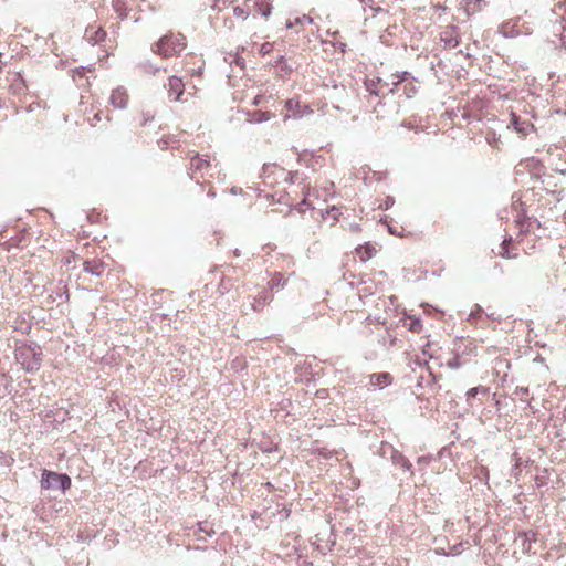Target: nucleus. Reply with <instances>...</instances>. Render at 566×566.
<instances>
[{
	"label": "nucleus",
	"mask_w": 566,
	"mask_h": 566,
	"mask_svg": "<svg viewBox=\"0 0 566 566\" xmlns=\"http://www.w3.org/2000/svg\"><path fill=\"white\" fill-rule=\"evenodd\" d=\"M186 48V38L180 33L163 35L151 48L153 52L167 59L180 54Z\"/></svg>",
	"instance_id": "obj_1"
},
{
	"label": "nucleus",
	"mask_w": 566,
	"mask_h": 566,
	"mask_svg": "<svg viewBox=\"0 0 566 566\" xmlns=\"http://www.w3.org/2000/svg\"><path fill=\"white\" fill-rule=\"evenodd\" d=\"M15 360L28 373L39 370L42 361V349L36 344L22 345L14 352Z\"/></svg>",
	"instance_id": "obj_2"
},
{
	"label": "nucleus",
	"mask_w": 566,
	"mask_h": 566,
	"mask_svg": "<svg viewBox=\"0 0 566 566\" xmlns=\"http://www.w3.org/2000/svg\"><path fill=\"white\" fill-rule=\"evenodd\" d=\"M41 486L48 490H61L64 492L71 486V479L66 474L44 470L41 479Z\"/></svg>",
	"instance_id": "obj_3"
},
{
	"label": "nucleus",
	"mask_w": 566,
	"mask_h": 566,
	"mask_svg": "<svg viewBox=\"0 0 566 566\" xmlns=\"http://www.w3.org/2000/svg\"><path fill=\"white\" fill-rule=\"evenodd\" d=\"M543 184L545 188L548 190L551 187L560 186L559 190H552L554 195H556L557 200H560V195L566 187V171L565 170H555L552 174L545 175L543 179Z\"/></svg>",
	"instance_id": "obj_4"
},
{
	"label": "nucleus",
	"mask_w": 566,
	"mask_h": 566,
	"mask_svg": "<svg viewBox=\"0 0 566 566\" xmlns=\"http://www.w3.org/2000/svg\"><path fill=\"white\" fill-rule=\"evenodd\" d=\"M210 163L203 157H199L198 155L191 158L190 163V177L192 179H198L199 177H205L208 170L210 169Z\"/></svg>",
	"instance_id": "obj_5"
},
{
	"label": "nucleus",
	"mask_w": 566,
	"mask_h": 566,
	"mask_svg": "<svg viewBox=\"0 0 566 566\" xmlns=\"http://www.w3.org/2000/svg\"><path fill=\"white\" fill-rule=\"evenodd\" d=\"M440 40L444 43L446 46L455 48L460 42L458 28L454 25L447 27L443 31H441Z\"/></svg>",
	"instance_id": "obj_6"
},
{
	"label": "nucleus",
	"mask_w": 566,
	"mask_h": 566,
	"mask_svg": "<svg viewBox=\"0 0 566 566\" xmlns=\"http://www.w3.org/2000/svg\"><path fill=\"white\" fill-rule=\"evenodd\" d=\"M109 102L115 108H126L128 104L127 91L124 87L115 88L111 94Z\"/></svg>",
	"instance_id": "obj_7"
},
{
	"label": "nucleus",
	"mask_w": 566,
	"mask_h": 566,
	"mask_svg": "<svg viewBox=\"0 0 566 566\" xmlns=\"http://www.w3.org/2000/svg\"><path fill=\"white\" fill-rule=\"evenodd\" d=\"M184 83L178 76H170L168 81V94L174 101H181L184 94Z\"/></svg>",
	"instance_id": "obj_8"
},
{
	"label": "nucleus",
	"mask_w": 566,
	"mask_h": 566,
	"mask_svg": "<svg viewBox=\"0 0 566 566\" xmlns=\"http://www.w3.org/2000/svg\"><path fill=\"white\" fill-rule=\"evenodd\" d=\"M392 381V377L389 373H378L370 375L369 384L370 386L382 389L389 386Z\"/></svg>",
	"instance_id": "obj_9"
},
{
	"label": "nucleus",
	"mask_w": 566,
	"mask_h": 566,
	"mask_svg": "<svg viewBox=\"0 0 566 566\" xmlns=\"http://www.w3.org/2000/svg\"><path fill=\"white\" fill-rule=\"evenodd\" d=\"M105 36L106 32L102 28H87L85 31V39L93 45L102 42Z\"/></svg>",
	"instance_id": "obj_10"
},
{
	"label": "nucleus",
	"mask_w": 566,
	"mask_h": 566,
	"mask_svg": "<svg viewBox=\"0 0 566 566\" xmlns=\"http://www.w3.org/2000/svg\"><path fill=\"white\" fill-rule=\"evenodd\" d=\"M83 270L86 273H91L96 276H101L104 273L105 266L103 263L92 260V261H85L83 263Z\"/></svg>",
	"instance_id": "obj_11"
},
{
	"label": "nucleus",
	"mask_w": 566,
	"mask_h": 566,
	"mask_svg": "<svg viewBox=\"0 0 566 566\" xmlns=\"http://www.w3.org/2000/svg\"><path fill=\"white\" fill-rule=\"evenodd\" d=\"M270 301H271L270 292L266 290H263L258 293V296H255L251 306L254 311H260L265 304L270 303Z\"/></svg>",
	"instance_id": "obj_12"
},
{
	"label": "nucleus",
	"mask_w": 566,
	"mask_h": 566,
	"mask_svg": "<svg viewBox=\"0 0 566 566\" xmlns=\"http://www.w3.org/2000/svg\"><path fill=\"white\" fill-rule=\"evenodd\" d=\"M255 8L264 18H269L272 11L270 0H256Z\"/></svg>",
	"instance_id": "obj_13"
},
{
	"label": "nucleus",
	"mask_w": 566,
	"mask_h": 566,
	"mask_svg": "<svg viewBox=\"0 0 566 566\" xmlns=\"http://www.w3.org/2000/svg\"><path fill=\"white\" fill-rule=\"evenodd\" d=\"M202 533L207 536H212L214 534V531L212 530V527H208L207 523H198V528L195 532V535L199 541L206 539Z\"/></svg>",
	"instance_id": "obj_14"
},
{
	"label": "nucleus",
	"mask_w": 566,
	"mask_h": 566,
	"mask_svg": "<svg viewBox=\"0 0 566 566\" xmlns=\"http://www.w3.org/2000/svg\"><path fill=\"white\" fill-rule=\"evenodd\" d=\"M512 241V238H509V239H504L502 244L500 245V250L497 252V254L504 259H512V258H515L516 255L515 254H511L510 251H509V244L511 243Z\"/></svg>",
	"instance_id": "obj_15"
},
{
	"label": "nucleus",
	"mask_w": 566,
	"mask_h": 566,
	"mask_svg": "<svg viewBox=\"0 0 566 566\" xmlns=\"http://www.w3.org/2000/svg\"><path fill=\"white\" fill-rule=\"evenodd\" d=\"M555 13L560 15L562 29H566V0L559 2L555 8Z\"/></svg>",
	"instance_id": "obj_16"
},
{
	"label": "nucleus",
	"mask_w": 566,
	"mask_h": 566,
	"mask_svg": "<svg viewBox=\"0 0 566 566\" xmlns=\"http://www.w3.org/2000/svg\"><path fill=\"white\" fill-rule=\"evenodd\" d=\"M312 22H313V19L310 15L303 14L302 17H297L294 21H287L286 22V28L291 29L295 24L304 25L306 23L310 24Z\"/></svg>",
	"instance_id": "obj_17"
},
{
	"label": "nucleus",
	"mask_w": 566,
	"mask_h": 566,
	"mask_svg": "<svg viewBox=\"0 0 566 566\" xmlns=\"http://www.w3.org/2000/svg\"><path fill=\"white\" fill-rule=\"evenodd\" d=\"M478 394L488 395L489 388L483 386L471 388L470 390L467 391V401L470 402V400L474 398Z\"/></svg>",
	"instance_id": "obj_18"
},
{
	"label": "nucleus",
	"mask_w": 566,
	"mask_h": 566,
	"mask_svg": "<svg viewBox=\"0 0 566 566\" xmlns=\"http://www.w3.org/2000/svg\"><path fill=\"white\" fill-rule=\"evenodd\" d=\"M374 249L370 247H359L357 249V254L359 255L361 261H366L373 256Z\"/></svg>",
	"instance_id": "obj_19"
},
{
	"label": "nucleus",
	"mask_w": 566,
	"mask_h": 566,
	"mask_svg": "<svg viewBox=\"0 0 566 566\" xmlns=\"http://www.w3.org/2000/svg\"><path fill=\"white\" fill-rule=\"evenodd\" d=\"M270 118H271L270 113L258 111V112H254V114L252 115L251 122L263 123V122L269 120Z\"/></svg>",
	"instance_id": "obj_20"
},
{
	"label": "nucleus",
	"mask_w": 566,
	"mask_h": 566,
	"mask_svg": "<svg viewBox=\"0 0 566 566\" xmlns=\"http://www.w3.org/2000/svg\"><path fill=\"white\" fill-rule=\"evenodd\" d=\"M395 460V463L406 470H410L411 469V463L410 461L405 458L402 454H398L397 457L394 458Z\"/></svg>",
	"instance_id": "obj_21"
},
{
	"label": "nucleus",
	"mask_w": 566,
	"mask_h": 566,
	"mask_svg": "<svg viewBox=\"0 0 566 566\" xmlns=\"http://www.w3.org/2000/svg\"><path fill=\"white\" fill-rule=\"evenodd\" d=\"M233 14L237 18H240L242 20H247L249 18V15H250V12L247 9L242 8V7L237 6V7L233 8Z\"/></svg>",
	"instance_id": "obj_22"
},
{
	"label": "nucleus",
	"mask_w": 566,
	"mask_h": 566,
	"mask_svg": "<svg viewBox=\"0 0 566 566\" xmlns=\"http://www.w3.org/2000/svg\"><path fill=\"white\" fill-rule=\"evenodd\" d=\"M366 86H367V91L370 93V94H374L376 96L380 95L381 94V88H378V83L374 82V81H369L366 83Z\"/></svg>",
	"instance_id": "obj_23"
},
{
	"label": "nucleus",
	"mask_w": 566,
	"mask_h": 566,
	"mask_svg": "<svg viewBox=\"0 0 566 566\" xmlns=\"http://www.w3.org/2000/svg\"><path fill=\"white\" fill-rule=\"evenodd\" d=\"M513 125H514L515 129L520 133H526L527 127L532 126L531 124H526V123L520 124L516 116H513Z\"/></svg>",
	"instance_id": "obj_24"
},
{
	"label": "nucleus",
	"mask_w": 566,
	"mask_h": 566,
	"mask_svg": "<svg viewBox=\"0 0 566 566\" xmlns=\"http://www.w3.org/2000/svg\"><path fill=\"white\" fill-rule=\"evenodd\" d=\"M113 6L122 18L125 17V13H124L125 1L124 0H113Z\"/></svg>",
	"instance_id": "obj_25"
},
{
	"label": "nucleus",
	"mask_w": 566,
	"mask_h": 566,
	"mask_svg": "<svg viewBox=\"0 0 566 566\" xmlns=\"http://www.w3.org/2000/svg\"><path fill=\"white\" fill-rule=\"evenodd\" d=\"M408 75L407 72H403L401 76L396 75L397 81L392 82L394 88H389V92H394V90L400 84L401 81L405 80V77Z\"/></svg>",
	"instance_id": "obj_26"
},
{
	"label": "nucleus",
	"mask_w": 566,
	"mask_h": 566,
	"mask_svg": "<svg viewBox=\"0 0 566 566\" xmlns=\"http://www.w3.org/2000/svg\"><path fill=\"white\" fill-rule=\"evenodd\" d=\"M480 313H482V308L479 305H476L475 310L471 311V313L469 314L468 321L474 319Z\"/></svg>",
	"instance_id": "obj_27"
},
{
	"label": "nucleus",
	"mask_w": 566,
	"mask_h": 566,
	"mask_svg": "<svg viewBox=\"0 0 566 566\" xmlns=\"http://www.w3.org/2000/svg\"><path fill=\"white\" fill-rule=\"evenodd\" d=\"M420 328H421V323H420V321H418V319H417V321H415V322H412V323H411V329H412V331L418 332V331H420Z\"/></svg>",
	"instance_id": "obj_28"
},
{
	"label": "nucleus",
	"mask_w": 566,
	"mask_h": 566,
	"mask_svg": "<svg viewBox=\"0 0 566 566\" xmlns=\"http://www.w3.org/2000/svg\"><path fill=\"white\" fill-rule=\"evenodd\" d=\"M224 24L229 28V29H232L233 28V23L231 20H229V23H228V20L224 21Z\"/></svg>",
	"instance_id": "obj_29"
},
{
	"label": "nucleus",
	"mask_w": 566,
	"mask_h": 566,
	"mask_svg": "<svg viewBox=\"0 0 566 566\" xmlns=\"http://www.w3.org/2000/svg\"><path fill=\"white\" fill-rule=\"evenodd\" d=\"M520 391L522 392V395H525V396L528 395V389L527 388H521Z\"/></svg>",
	"instance_id": "obj_30"
},
{
	"label": "nucleus",
	"mask_w": 566,
	"mask_h": 566,
	"mask_svg": "<svg viewBox=\"0 0 566 566\" xmlns=\"http://www.w3.org/2000/svg\"><path fill=\"white\" fill-rule=\"evenodd\" d=\"M158 71H159V69H158V67H157V69H154V70H150V69H149V70H147V72H151L153 74H156Z\"/></svg>",
	"instance_id": "obj_31"
},
{
	"label": "nucleus",
	"mask_w": 566,
	"mask_h": 566,
	"mask_svg": "<svg viewBox=\"0 0 566 566\" xmlns=\"http://www.w3.org/2000/svg\"><path fill=\"white\" fill-rule=\"evenodd\" d=\"M419 462H427V459L424 457H421L418 459Z\"/></svg>",
	"instance_id": "obj_32"
}]
</instances>
